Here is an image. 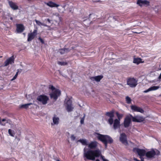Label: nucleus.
I'll use <instances>...</instances> for the list:
<instances>
[{
	"label": "nucleus",
	"mask_w": 161,
	"mask_h": 161,
	"mask_svg": "<svg viewBox=\"0 0 161 161\" xmlns=\"http://www.w3.org/2000/svg\"><path fill=\"white\" fill-rule=\"evenodd\" d=\"M32 104V103H29L22 105L20 106V108H24L27 109L29 107V106Z\"/></svg>",
	"instance_id": "nucleus-23"
},
{
	"label": "nucleus",
	"mask_w": 161,
	"mask_h": 161,
	"mask_svg": "<svg viewBox=\"0 0 161 161\" xmlns=\"http://www.w3.org/2000/svg\"><path fill=\"white\" fill-rule=\"evenodd\" d=\"M35 21L36 22V24L38 25H39V26L42 25V26H47V25L46 24H44L41 22L39 21H38L37 20H35Z\"/></svg>",
	"instance_id": "nucleus-24"
},
{
	"label": "nucleus",
	"mask_w": 161,
	"mask_h": 161,
	"mask_svg": "<svg viewBox=\"0 0 161 161\" xmlns=\"http://www.w3.org/2000/svg\"><path fill=\"white\" fill-rule=\"evenodd\" d=\"M39 40H40V41H41V42L42 43H44V42L43 40L40 37H39Z\"/></svg>",
	"instance_id": "nucleus-33"
},
{
	"label": "nucleus",
	"mask_w": 161,
	"mask_h": 161,
	"mask_svg": "<svg viewBox=\"0 0 161 161\" xmlns=\"http://www.w3.org/2000/svg\"><path fill=\"white\" fill-rule=\"evenodd\" d=\"M106 115L108 116L109 118L108 119V122L111 125H112L113 123V118L114 117V114L113 112H107L106 113ZM120 126V121L119 119H114L113 123V127L114 130L119 128Z\"/></svg>",
	"instance_id": "nucleus-1"
},
{
	"label": "nucleus",
	"mask_w": 161,
	"mask_h": 161,
	"mask_svg": "<svg viewBox=\"0 0 161 161\" xmlns=\"http://www.w3.org/2000/svg\"><path fill=\"white\" fill-rule=\"evenodd\" d=\"M133 151L136 153H137L141 159L142 158V157L146 155V151L142 149H140L137 148H135L133 149Z\"/></svg>",
	"instance_id": "nucleus-8"
},
{
	"label": "nucleus",
	"mask_w": 161,
	"mask_h": 161,
	"mask_svg": "<svg viewBox=\"0 0 161 161\" xmlns=\"http://www.w3.org/2000/svg\"><path fill=\"white\" fill-rule=\"evenodd\" d=\"M50 90L49 94L50 97L56 100L58 97L61 95L60 91L56 88H55L53 86H51L49 87Z\"/></svg>",
	"instance_id": "nucleus-3"
},
{
	"label": "nucleus",
	"mask_w": 161,
	"mask_h": 161,
	"mask_svg": "<svg viewBox=\"0 0 161 161\" xmlns=\"http://www.w3.org/2000/svg\"><path fill=\"white\" fill-rule=\"evenodd\" d=\"M158 78L159 79H161V74H160Z\"/></svg>",
	"instance_id": "nucleus-36"
},
{
	"label": "nucleus",
	"mask_w": 161,
	"mask_h": 161,
	"mask_svg": "<svg viewBox=\"0 0 161 161\" xmlns=\"http://www.w3.org/2000/svg\"><path fill=\"white\" fill-rule=\"evenodd\" d=\"M37 100L41 102L43 104L47 103V101L49 100L48 97L45 95H41L39 96L37 98Z\"/></svg>",
	"instance_id": "nucleus-9"
},
{
	"label": "nucleus",
	"mask_w": 161,
	"mask_h": 161,
	"mask_svg": "<svg viewBox=\"0 0 161 161\" xmlns=\"http://www.w3.org/2000/svg\"><path fill=\"white\" fill-rule=\"evenodd\" d=\"M132 119L133 122H141L143 121L144 120V118L142 116H136L135 117L132 116Z\"/></svg>",
	"instance_id": "nucleus-14"
},
{
	"label": "nucleus",
	"mask_w": 161,
	"mask_h": 161,
	"mask_svg": "<svg viewBox=\"0 0 161 161\" xmlns=\"http://www.w3.org/2000/svg\"><path fill=\"white\" fill-rule=\"evenodd\" d=\"M9 4L10 7L13 10H17L18 9V7L16 4L12 2H9Z\"/></svg>",
	"instance_id": "nucleus-21"
},
{
	"label": "nucleus",
	"mask_w": 161,
	"mask_h": 161,
	"mask_svg": "<svg viewBox=\"0 0 161 161\" xmlns=\"http://www.w3.org/2000/svg\"><path fill=\"white\" fill-rule=\"evenodd\" d=\"M134 160L135 161H139V160H137V158H134Z\"/></svg>",
	"instance_id": "nucleus-35"
},
{
	"label": "nucleus",
	"mask_w": 161,
	"mask_h": 161,
	"mask_svg": "<svg viewBox=\"0 0 161 161\" xmlns=\"http://www.w3.org/2000/svg\"><path fill=\"white\" fill-rule=\"evenodd\" d=\"M71 139L72 140H74L75 139V137L74 135H72L70 137Z\"/></svg>",
	"instance_id": "nucleus-31"
},
{
	"label": "nucleus",
	"mask_w": 161,
	"mask_h": 161,
	"mask_svg": "<svg viewBox=\"0 0 161 161\" xmlns=\"http://www.w3.org/2000/svg\"><path fill=\"white\" fill-rule=\"evenodd\" d=\"M159 154V151L156 150L155 151L153 149L146 153V156L148 158H153L156 154L158 155Z\"/></svg>",
	"instance_id": "nucleus-6"
},
{
	"label": "nucleus",
	"mask_w": 161,
	"mask_h": 161,
	"mask_svg": "<svg viewBox=\"0 0 161 161\" xmlns=\"http://www.w3.org/2000/svg\"><path fill=\"white\" fill-rule=\"evenodd\" d=\"M133 63L136 64H138L140 63H144V61L142 59L139 58H134L133 60Z\"/></svg>",
	"instance_id": "nucleus-19"
},
{
	"label": "nucleus",
	"mask_w": 161,
	"mask_h": 161,
	"mask_svg": "<svg viewBox=\"0 0 161 161\" xmlns=\"http://www.w3.org/2000/svg\"><path fill=\"white\" fill-rule=\"evenodd\" d=\"M64 105L66 109L68 112L72 111L74 108L72 105V101L71 100L66 99L65 101Z\"/></svg>",
	"instance_id": "nucleus-5"
},
{
	"label": "nucleus",
	"mask_w": 161,
	"mask_h": 161,
	"mask_svg": "<svg viewBox=\"0 0 161 161\" xmlns=\"http://www.w3.org/2000/svg\"><path fill=\"white\" fill-rule=\"evenodd\" d=\"M126 101L127 103L130 104L131 102V100L130 97L127 96L126 97Z\"/></svg>",
	"instance_id": "nucleus-29"
},
{
	"label": "nucleus",
	"mask_w": 161,
	"mask_h": 161,
	"mask_svg": "<svg viewBox=\"0 0 161 161\" xmlns=\"http://www.w3.org/2000/svg\"><path fill=\"white\" fill-rule=\"evenodd\" d=\"M159 87H160L159 86H151V87H149L147 89L144 91L143 92L147 93V92H148L150 91H155V90H158V89L159 88Z\"/></svg>",
	"instance_id": "nucleus-18"
},
{
	"label": "nucleus",
	"mask_w": 161,
	"mask_h": 161,
	"mask_svg": "<svg viewBox=\"0 0 161 161\" xmlns=\"http://www.w3.org/2000/svg\"><path fill=\"white\" fill-rule=\"evenodd\" d=\"M94 135L104 144L106 147H107L108 143H111L113 142L112 138L108 136L103 135L97 133H94Z\"/></svg>",
	"instance_id": "nucleus-2"
},
{
	"label": "nucleus",
	"mask_w": 161,
	"mask_h": 161,
	"mask_svg": "<svg viewBox=\"0 0 161 161\" xmlns=\"http://www.w3.org/2000/svg\"><path fill=\"white\" fill-rule=\"evenodd\" d=\"M53 123L52 124L58 125L59 122V118L56 116L55 115L53 118Z\"/></svg>",
	"instance_id": "nucleus-22"
},
{
	"label": "nucleus",
	"mask_w": 161,
	"mask_h": 161,
	"mask_svg": "<svg viewBox=\"0 0 161 161\" xmlns=\"http://www.w3.org/2000/svg\"><path fill=\"white\" fill-rule=\"evenodd\" d=\"M119 140L123 144L126 146V147H132L133 145L132 142L127 141L126 136L124 133H122L120 134Z\"/></svg>",
	"instance_id": "nucleus-4"
},
{
	"label": "nucleus",
	"mask_w": 161,
	"mask_h": 161,
	"mask_svg": "<svg viewBox=\"0 0 161 161\" xmlns=\"http://www.w3.org/2000/svg\"><path fill=\"white\" fill-rule=\"evenodd\" d=\"M137 3L141 7L147 6L149 5V2L146 0H138Z\"/></svg>",
	"instance_id": "nucleus-13"
},
{
	"label": "nucleus",
	"mask_w": 161,
	"mask_h": 161,
	"mask_svg": "<svg viewBox=\"0 0 161 161\" xmlns=\"http://www.w3.org/2000/svg\"><path fill=\"white\" fill-rule=\"evenodd\" d=\"M10 19H11V20H13V18H12V17L10 18Z\"/></svg>",
	"instance_id": "nucleus-39"
},
{
	"label": "nucleus",
	"mask_w": 161,
	"mask_h": 161,
	"mask_svg": "<svg viewBox=\"0 0 161 161\" xmlns=\"http://www.w3.org/2000/svg\"><path fill=\"white\" fill-rule=\"evenodd\" d=\"M37 30L36 29L34 30L32 32H31L28 34L27 41L28 42L31 41L36 35Z\"/></svg>",
	"instance_id": "nucleus-11"
},
{
	"label": "nucleus",
	"mask_w": 161,
	"mask_h": 161,
	"mask_svg": "<svg viewBox=\"0 0 161 161\" xmlns=\"http://www.w3.org/2000/svg\"><path fill=\"white\" fill-rule=\"evenodd\" d=\"M127 85L131 87H135L137 84V81L134 78H130L127 80Z\"/></svg>",
	"instance_id": "nucleus-7"
},
{
	"label": "nucleus",
	"mask_w": 161,
	"mask_h": 161,
	"mask_svg": "<svg viewBox=\"0 0 161 161\" xmlns=\"http://www.w3.org/2000/svg\"><path fill=\"white\" fill-rule=\"evenodd\" d=\"M18 71H17L16 72V74L15 75H16L17 76H18Z\"/></svg>",
	"instance_id": "nucleus-37"
},
{
	"label": "nucleus",
	"mask_w": 161,
	"mask_h": 161,
	"mask_svg": "<svg viewBox=\"0 0 161 161\" xmlns=\"http://www.w3.org/2000/svg\"><path fill=\"white\" fill-rule=\"evenodd\" d=\"M85 117V115H84L83 117L80 120V123L81 124H83L84 123Z\"/></svg>",
	"instance_id": "nucleus-30"
},
{
	"label": "nucleus",
	"mask_w": 161,
	"mask_h": 161,
	"mask_svg": "<svg viewBox=\"0 0 161 161\" xmlns=\"http://www.w3.org/2000/svg\"><path fill=\"white\" fill-rule=\"evenodd\" d=\"M16 27V31L18 33H21L25 29L24 27L22 24H17Z\"/></svg>",
	"instance_id": "nucleus-17"
},
{
	"label": "nucleus",
	"mask_w": 161,
	"mask_h": 161,
	"mask_svg": "<svg viewBox=\"0 0 161 161\" xmlns=\"http://www.w3.org/2000/svg\"><path fill=\"white\" fill-rule=\"evenodd\" d=\"M2 56H0V58H2Z\"/></svg>",
	"instance_id": "nucleus-41"
},
{
	"label": "nucleus",
	"mask_w": 161,
	"mask_h": 161,
	"mask_svg": "<svg viewBox=\"0 0 161 161\" xmlns=\"http://www.w3.org/2000/svg\"><path fill=\"white\" fill-rule=\"evenodd\" d=\"M131 108L133 111L139 112L141 113H143L144 112L142 108L136 105L131 106Z\"/></svg>",
	"instance_id": "nucleus-15"
},
{
	"label": "nucleus",
	"mask_w": 161,
	"mask_h": 161,
	"mask_svg": "<svg viewBox=\"0 0 161 161\" xmlns=\"http://www.w3.org/2000/svg\"><path fill=\"white\" fill-rule=\"evenodd\" d=\"M46 5L51 8L58 7L59 5L52 1H49L47 2H45Z\"/></svg>",
	"instance_id": "nucleus-16"
},
{
	"label": "nucleus",
	"mask_w": 161,
	"mask_h": 161,
	"mask_svg": "<svg viewBox=\"0 0 161 161\" xmlns=\"http://www.w3.org/2000/svg\"><path fill=\"white\" fill-rule=\"evenodd\" d=\"M8 132L10 136L13 137L14 136V132L13 130H12L10 129H9L8 130Z\"/></svg>",
	"instance_id": "nucleus-27"
},
{
	"label": "nucleus",
	"mask_w": 161,
	"mask_h": 161,
	"mask_svg": "<svg viewBox=\"0 0 161 161\" xmlns=\"http://www.w3.org/2000/svg\"><path fill=\"white\" fill-rule=\"evenodd\" d=\"M103 78V76L102 75H98L91 77L90 79L92 81H95L97 82H99Z\"/></svg>",
	"instance_id": "nucleus-20"
},
{
	"label": "nucleus",
	"mask_w": 161,
	"mask_h": 161,
	"mask_svg": "<svg viewBox=\"0 0 161 161\" xmlns=\"http://www.w3.org/2000/svg\"><path fill=\"white\" fill-rule=\"evenodd\" d=\"M17 76L16 75H15L13 77V78L11 80V81H13L14 80H15L16 78L17 77Z\"/></svg>",
	"instance_id": "nucleus-32"
},
{
	"label": "nucleus",
	"mask_w": 161,
	"mask_h": 161,
	"mask_svg": "<svg viewBox=\"0 0 161 161\" xmlns=\"http://www.w3.org/2000/svg\"><path fill=\"white\" fill-rule=\"evenodd\" d=\"M132 116L128 115L125 118L124 121V125L125 128L129 127L131 123Z\"/></svg>",
	"instance_id": "nucleus-10"
},
{
	"label": "nucleus",
	"mask_w": 161,
	"mask_h": 161,
	"mask_svg": "<svg viewBox=\"0 0 161 161\" xmlns=\"http://www.w3.org/2000/svg\"><path fill=\"white\" fill-rule=\"evenodd\" d=\"M58 64L61 65H65L67 64V63L64 61L60 62L58 61Z\"/></svg>",
	"instance_id": "nucleus-28"
},
{
	"label": "nucleus",
	"mask_w": 161,
	"mask_h": 161,
	"mask_svg": "<svg viewBox=\"0 0 161 161\" xmlns=\"http://www.w3.org/2000/svg\"><path fill=\"white\" fill-rule=\"evenodd\" d=\"M67 52L68 49L66 48L61 49L59 51L60 53L61 54H63Z\"/></svg>",
	"instance_id": "nucleus-25"
},
{
	"label": "nucleus",
	"mask_w": 161,
	"mask_h": 161,
	"mask_svg": "<svg viewBox=\"0 0 161 161\" xmlns=\"http://www.w3.org/2000/svg\"><path fill=\"white\" fill-rule=\"evenodd\" d=\"M57 161H60L59 160H57Z\"/></svg>",
	"instance_id": "nucleus-40"
},
{
	"label": "nucleus",
	"mask_w": 161,
	"mask_h": 161,
	"mask_svg": "<svg viewBox=\"0 0 161 161\" xmlns=\"http://www.w3.org/2000/svg\"><path fill=\"white\" fill-rule=\"evenodd\" d=\"M14 58L13 56L9 58L4 62V66H7L9 64H12L14 63Z\"/></svg>",
	"instance_id": "nucleus-12"
},
{
	"label": "nucleus",
	"mask_w": 161,
	"mask_h": 161,
	"mask_svg": "<svg viewBox=\"0 0 161 161\" xmlns=\"http://www.w3.org/2000/svg\"><path fill=\"white\" fill-rule=\"evenodd\" d=\"M117 116L118 117L117 119H119L120 121V119L122 118L123 115L121 114H119L118 112L116 113Z\"/></svg>",
	"instance_id": "nucleus-26"
},
{
	"label": "nucleus",
	"mask_w": 161,
	"mask_h": 161,
	"mask_svg": "<svg viewBox=\"0 0 161 161\" xmlns=\"http://www.w3.org/2000/svg\"><path fill=\"white\" fill-rule=\"evenodd\" d=\"M96 161H100L99 159H97Z\"/></svg>",
	"instance_id": "nucleus-38"
},
{
	"label": "nucleus",
	"mask_w": 161,
	"mask_h": 161,
	"mask_svg": "<svg viewBox=\"0 0 161 161\" xmlns=\"http://www.w3.org/2000/svg\"><path fill=\"white\" fill-rule=\"evenodd\" d=\"M45 20H46L47 21V22H48L49 23L50 22V20L49 19H45Z\"/></svg>",
	"instance_id": "nucleus-34"
}]
</instances>
